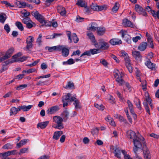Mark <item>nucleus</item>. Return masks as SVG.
<instances>
[{"label":"nucleus","mask_w":159,"mask_h":159,"mask_svg":"<svg viewBox=\"0 0 159 159\" xmlns=\"http://www.w3.org/2000/svg\"><path fill=\"white\" fill-rule=\"evenodd\" d=\"M134 147L133 148V151L136 153L139 148H142L144 157L145 159H151L150 151L145 143L144 139L143 137L140 136L133 140Z\"/></svg>","instance_id":"obj_1"},{"label":"nucleus","mask_w":159,"mask_h":159,"mask_svg":"<svg viewBox=\"0 0 159 159\" xmlns=\"http://www.w3.org/2000/svg\"><path fill=\"white\" fill-rule=\"evenodd\" d=\"M63 119L62 118L59 116H55L53 118L52 127L59 129L64 128V125L62 123Z\"/></svg>","instance_id":"obj_2"},{"label":"nucleus","mask_w":159,"mask_h":159,"mask_svg":"<svg viewBox=\"0 0 159 159\" xmlns=\"http://www.w3.org/2000/svg\"><path fill=\"white\" fill-rule=\"evenodd\" d=\"M123 75V73L122 72L120 73L118 70H116L114 74L116 80L119 84V85L120 86L123 85L125 83L122 78Z\"/></svg>","instance_id":"obj_3"},{"label":"nucleus","mask_w":159,"mask_h":159,"mask_svg":"<svg viewBox=\"0 0 159 159\" xmlns=\"http://www.w3.org/2000/svg\"><path fill=\"white\" fill-rule=\"evenodd\" d=\"M127 31L122 30L120 31L122 37L124 39V40L128 44H130L131 42V38L127 34Z\"/></svg>","instance_id":"obj_4"},{"label":"nucleus","mask_w":159,"mask_h":159,"mask_svg":"<svg viewBox=\"0 0 159 159\" xmlns=\"http://www.w3.org/2000/svg\"><path fill=\"white\" fill-rule=\"evenodd\" d=\"M67 35L68 38L69 40H70V43L72 42V39L74 42L75 43H77L78 42L79 39L75 33H73L71 35L70 32L68 31L67 33Z\"/></svg>","instance_id":"obj_5"},{"label":"nucleus","mask_w":159,"mask_h":159,"mask_svg":"<svg viewBox=\"0 0 159 159\" xmlns=\"http://www.w3.org/2000/svg\"><path fill=\"white\" fill-rule=\"evenodd\" d=\"M91 8L93 11H99L106 9L107 7L105 5L98 6L97 4L92 3L91 6Z\"/></svg>","instance_id":"obj_6"},{"label":"nucleus","mask_w":159,"mask_h":159,"mask_svg":"<svg viewBox=\"0 0 159 159\" xmlns=\"http://www.w3.org/2000/svg\"><path fill=\"white\" fill-rule=\"evenodd\" d=\"M64 100H67L69 102L74 101L76 99V96L75 94L72 96L70 93H68L66 95L63 96Z\"/></svg>","instance_id":"obj_7"},{"label":"nucleus","mask_w":159,"mask_h":159,"mask_svg":"<svg viewBox=\"0 0 159 159\" xmlns=\"http://www.w3.org/2000/svg\"><path fill=\"white\" fill-rule=\"evenodd\" d=\"M148 97H146L144 99V102H143V105L146 110V111L149 114H150L149 107L148 106V103H149L152 102V100L148 94Z\"/></svg>","instance_id":"obj_8"},{"label":"nucleus","mask_w":159,"mask_h":159,"mask_svg":"<svg viewBox=\"0 0 159 159\" xmlns=\"http://www.w3.org/2000/svg\"><path fill=\"white\" fill-rule=\"evenodd\" d=\"M135 11L139 14L143 15L144 16H146L147 15V13L144 10L141 6L138 4H136L135 6Z\"/></svg>","instance_id":"obj_9"},{"label":"nucleus","mask_w":159,"mask_h":159,"mask_svg":"<svg viewBox=\"0 0 159 159\" xmlns=\"http://www.w3.org/2000/svg\"><path fill=\"white\" fill-rule=\"evenodd\" d=\"M31 14L40 23L42 21L44 18L43 16L39 14L37 11H32L31 13Z\"/></svg>","instance_id":"obj_10"},{"label":"nucleus","mask_w":159,"mask_h":159,"mask_svg":"<svg viewBox=\"0 0 159 159\" xmlns=\"http://www.w3.org/2000/svg\"><path fill=\"white\" fill-rule=\"evenodd\" d=\"M34 40V38L33 36H30L26 39L27 45L26 48L28 50L32 48L33 46L32 42Z\"/></svg>","instance_id":"obj_11"},{"label":"nucleus","mask_w":159,"mask_h":159,"mask_svg":"<svg viewBox=\"0 0 159 159\" xmlns=\"http://www.w3.org/2000/svg\"><path fill=\"white\" fill-rule=\"evenodd\" d=\"M126 134L128 138L130 139H132L133 140L137 138L138 137H139L136 135L134 131L131 130L128 131Z\"/></svg>","instance_id":"obj_12"},{"label":"nucleus","mask_w":159,"mask_h":159,"mask_svg":"<svg viewBox=\"0 0 159 159\" xmlns=\"http://www.w3.org/2000/svg\"><path fill=\"white\" fill-rule=\"evenodd\" d=\"M59 109L58 106H53L49 109L47 111V113L48 114H52L56 112Z\"/></svg>","instance_id":"obj_13"},{"label":"nucleus","mask_w":159,"mask_h":159,"mask_svg":"<svg viewBox=\"0 0 159 159\" xmlns=\"http://www.w3.org/2000/svg\"><path fill=\"white\" fill-rule=\"evenodd\" d=\"M76 5L79 7H84L86 8L87 11L88 10V9L87 7V3L84 0H78L76 3Z\"/></svg>","instance_id":"obj_14"},{"label":"nucleus","mask_w":159,"mask_h":159,"mask_svg":"<svg viewBox=\"0 0 159 159\" xmlns=\"http://www.w3.org/2000/svg\"><path fill=\"white\" fill-rule=\"evenodd\" d=\"M148 43H147L142 42L139 45L138 49L141 51H143L146 49Z\"/></svg>","instance_id":"obj_15"},{"label":"nucleus","mask_w":159,"mask_h":159,"mask_svg":"<svg viewBox=\"0 0 159 159\" xmlns=\"http://www.w3.org/2000/svg\"><path fill=\"white\" fill-rule=\"evenodd\" d=\"M123 24L125 26L129 27L131 28L134 27L133 23L127 19H124L123 20Z\"/></svg>","instance_id":"obj_16"},{"label":"nucleus","mask_w":159,"mask_h":159,"mask_svg":"<svg viewBox=\"0 0 159 159\" xmlns=\"http://www.w3.org/2000/svg\"><path fill=\"white\" fill-rule=\"evenodd\" d=\"M110 43L113 45H116L121 44L122 42L121 40L117 39H111L110 41Z\"/></svg>","instance_id":"obj_17"},{"label":"nucleus","mask_w":159,"mask_h":159,"mask_svg":"<svg viewBox=\"0 0 159 159\" xmlns=\"http://www.w3.org/2000/svg\"><path fill=\"white\" fill-rule=\"evenodd\" d=\"M133 56L136 60H141L142 56L140 54V52L138 51H134L132 52Z\"/></svg>","instance_id":"obj_18"},{"label":"nucleus","mask_w":159,"mask_h":159,"mask_svg":"<svg viewBox=\"0 0 159 159\" xmlns=\"http://www.w3.org/2000/svg\"><path fill=\"white\" fill-rule=\"evenodd\" d=\"M57 10L61 16L65 15L66 11L65 7L62 6H58L57 8Z\"/></svg>","instance_id":"obj_19"},{"label":"nucleus","mask_w":159,"mask_h":159,"mask_svg":"<svg viewBox=\"0 0 159 159\" xmlns=\"http://www.w3.org/2000/svg\"><path fill=\"white\" fill-rule=\"evenodd\" d=\"M49 123V121H48L39 123L37 125V127L40 128L41 129H44L46 127Z\"/></svg>","instance_id":"obj_20"},{"label":"nucleus","mask_w":159,"mask_h":159,"mask_svg":"<svg viewBox=\"0 0 159 159\" xmlns=\"http://www.w3.org/2000/svg\"><path fill=\"white\" fill-rule=\"evenodd\" d=\"M61 116L63 118V120L66 121L68 118L69 113L67 110H65L61 113Z\"/></svg>","instance_id":"obj_21"},{"label":"nucleus","mask_w":159,"mask_h":159,"mask_svg":"<svg viewBox=\"0 0 159 159\" xmlns=\"http://www.w3.org/2000/svg\"><path fill=\"white\" fill-rule=\"evenodd\" d=\"M32 107L33 105H29L28 106H26L25 105L21 106L19 107V111H20L22 110L24 111H26L30 110Z\"/></svg>","instance_id":"obj_22"},{"label":"nucleus","mask_w":159,"mask_h":159,"mask_svg":"<svg viewBox=\"0 0 159 159\" xmlns=\"http://www.w3.org/2000/svg\"><path fill=\"white\" fill-rule=\"evenodd\" d=\"M145 64L149 69L152 70L155 69V64L152 63L149 59L145 63Z\"/></svg>","instance_id":"obj_23"},{"label":"nucleus","mask_w":159,"mask_h":159,"mask_svg":"<svg viewBox=\"0 0 159 159\" xmlns=\"http://www.w3.org/2000/svg\"><path fill=\"white\" fill-rule=\"evenodd\" d=\"M69 49L64 46L61 51L62 56L65 57H67L69 55Z\"/></svg>","instance_id":"obj_24"},{"label":"nucleus","mask_w":159,"mask_h":159,"mask_svg":"<svg viewBox=\"0 0 159 159\" xmlns=\"http://www.w3.org/2000/svg\"><path fill=\"white\" fill-rule=\"evenodd\" d=\"M87 35L91 40L92 43H94L95 47H97L96 45H97V43L95 40V37L93 34L92 33H89L87 34Z\"/></svg>","instance_id":"obj_25"},{"label":"nucleus","mask_w":159,"mask_h":159,"mask_svg":"<svg viewBox=\"0 0 159 159\" xmlns=\"http://www.w3.org/2000/svg\"><path fill=\"white\" fill-rule=\"evenodd\" d=\"M101 45L100 48L103 50H106L109 47L108 43L104 41L99 42Z\"/></svg>","instance_id":"obj_26"},{"label":"nucleus","mask_w":159,"mask_h":159,"mask_svg":"<svg viewBox=\"0 0 159 159\" xmlns=\"http://www.w3.org/2000/svg\"><path fill=\"white\" fill-rule=\"evenodd\" d=\"M40 23L42 25L40 26V27L44 26H45L46 27H50L51 26L52 24L51 22L46 20L45 18H44Z\"/></svg>","instance_id":"obj_27"},{"label":"nucleus","mask_w":159,"mask_h":159,"mask_svg":"<svg viewBox=\"0 0 159 159\" xmlns=\"http://www.w3.org/2000/svg\"><path fill=\"white\" fill-rule=\"evenodd\" d=\"M73 104L75 106V109L76 110L80 109L81 108V103L78 99H76L74 101Z\"/></svg>","instance_id":"obj_28"},{"label":"nucleus","mask_w":159,"mask_h":159,"mask_svg":"<svg viewBox=\"0 0 159 159\" xmlns=\"http://www.w3.org/2000/svg\"><path fill=\"white\" fill-rule=\"evenodd\" d=\"M114 153L115 154V156L118 158L120 159L121 158V151L119 148H114Z\"/></svg>","instance_id":"obj_29"},{"label":"nucleus","mask_w":159,"mask_h":159,"mask_svg":"<svg viewBox=\"0 0 159 159\" xmlns=\"http://www.w3.org/2000/svg\"><path fill=\"white\" fill-rule=\"evenodd\" d=\"M63 134V132L61 131H59L55 132L53 134V139H54L57 140L59 139V137Z\"/></svg>","instance_id":"obj_30"},{"label":"nucleus","mask_w":159,"mask_h":159,"mask_svg":"<svg viewBox=\"0 0 159 159\" xmlns=\"http://www.w3.org/2000/svg\"><path fill=\"white\" fill-rule=\"evenodd\" d=\"M19 107L17 108L15 107H12L10 109V116H11L13 115L16 114L18 111H19Z\"/></svg>","instance_id":"obj_31"},{"label":"nucleus","mask_w":159,"mask_h":159,"mask_svg":"<svg viewBox=\"0 0 159 159\" xmlns=\"http://www.w3.org/2000/svg\"><path fill=\"white\" fill-rule=\"evenodd\" d=\"M105 32V29L104 27H99L97 28V33L98 35H102Z\"/></svg>","instance_id":"obj_32"},{"label":"nucleus","mask_w":159,"mask_h":159,"mask_svg":"<svg viewBox=\"0 0 159 159\" xmlns=\"http://www.w3.org/2000/svg\"><path fill=\"white\" fill-rule=\"evenodd\" d=\"M14 52V48H11L9 49L6 52L5 55L7 56L8 58L11 57Z\"/></svg>","instance_id":"obj_33"},{"label":"nucleus","mask_w":159,"mask_h":159,"mask_svg":"<svg viewBox=\"0 0 159 159\" xmlns=\"http://www.w3.org/2000/svg\"><path fill=\"white\" fill-rule=\"evenodd\" d=\"M13 148V144L10 143H7L2 147V148L4 149H11Z\"/></svg>","instance_id":"obj_34"},{"label":"nucleus","mask_w":159,"mask_h":159,"mask_svg":"<svg viewBox=\"0 0 159 159\" xmlns=\"http://www.w3.org/2000/svg\"><path fill=\"white\" fill-rule=\"evenodd\" d=\"M90 55H94V54L99 53L101 52V50L100 49H90L89 50Z\"/></svg>","instance_id":"obj_35"},{"label":"nucleus","mask_w":159,"mask_h":159,"mask_svg":"<svg viewBox=\"0 0 159 159\" xmlns=\"http://www.w3.org/2000/svg\"><path fill=\"white\" fill-rule=\"evenodd\" d=\"M66 89H75L74 84L73 83L70 81L67 83V85L64 87Z\"/></svg>","instance_id":"obj_36"},{"label":"nucleus","mask_w":159,"mask_h":159,"mask_svg":"<svg viewBox=\"0 0 159 159\" xmlns=\"http://www.w3.org/2000/svg\"><path fill=\"white\" fill-rule=\"evenodd\" d=\"M15 25L20 31H22L24 30V27L23 25L20 22L18 21L16 22L15 23Z\"/></svg>","instance_id":"obj_37"},{"label":"nucleus","mask_w":159,"mask_h":159,"mask_svg":"<svg viewBox=\"0 0 159 159\" xmlns=\"http://www.w3.org/2000/svg\"><path fill=\"white\" fill-rule=\"evenodd\" d=\"M120 6L118 3H115L114 6L112 9V11L113 12H116L118 10Z\"/></svg>","instance_id":"obj_38"},{"label":"nucleus","mask_w":159,"mask_h":159,"mask_svg":"<svg viewBox=\"0 0 159 159\" xmlns=\"http://www.w3.org/2000/svg\"><path fill=\"white\" fill-rule=\"evenodd\" d=\"M121 152L124 155L125 159H133L129 154L127 153L126 152L125 150H122L121 151Z\"/></svg>","instance_id":"obj_39"},{"label":"nucleus","mask_w":159,"mask_h":159,"mask_svg":"<svg viewBox=\"0 0 159 159\" xmlns=\"http://www.w3.org/2000/svg\"><path fill=\"white\" fill-rule=\"evenodd\" d=\"M28 57L26 56H23L22 57L18 58L14 60V62L20 61L23 62L25 61L27 58Z\"/></svg>","instance_id":"obj_40"},{"label":"nucleus","mask_w":159,"mask_h":159,"mask_svg":"<svg viewBox=\"0 0 159 159\" xmlns=\"http://www.w3.org/2000/svg\"><path fill=\"white\" fill-rule=\"evenodd\" d=\"M127 103L128 104V106L130 111L133 112V110H134L133 105L132 102L129 100H127Z\"/></svg>","instance_id":"obj_41"},{"label":"nucleus","mask_w":159,"mask_h":159,"mask_svg":"<svg viewBox=\"0 0 159 159\" xmlns=\"http://www.w3.org/2000/svg\"><path fill=\"white\" fill-rule=\"evenodd\" d=\"M94 106L96 108L102 111L103 110L104 108V107L102 104L99 105L95 103Z\"/></svg>","instance_id":"obj_42"},{"label":"nucleus","mask_w":159,"mask_h":159,"mask_svg":"<svg viewBox=\"0 0 159 159\" xmlns=\"http://www.w3.org/2000/svg\"><path fill=\"white\" fill-rule=\"evenodd\" d=\"M151 13L153 17H157L159 19V10L157 12H156L155 11L152 10L151 11Z\"/></svg>","instance_id":"obj_43"},{"label":"nucleus","mask_w":159,"mask_h":159,"mask_svg":"<svg viewBox=\"0 0 159 159\" xmlns=\"http://www.w3.org/2000/svg\"><path fill=\"white\" fill-rule=\"evenodd\" d=\"M97 28V24L95 22H93L91 23V26L89 28V29L91 30H95Z\"/></svg>","instance_id":"obj_44"},{"label":"nucleus","mask_w":159,"mask_h":159,"mask_svg":"<svg viewBox=\"0 0 159 159\" xmlns=\"http://www.w3.org/2000/svg\"><path fill=\"white\" fill-rule=\"evenodd\" d=\"M31 22V20L30 18L28 17L25 18L22 20V22L26 25H27L29 22Z\"/></svg>","instance_id":"obj_45"},{"label":"nucleus","mask_w":159,"mask_h":159,"mask_svg":"<svg viewBox=\"0 0 159 159\" xmlns=\"http://www.w3.org/2000/svg\"><path fill=\"white\" fill-rule=\"evenodd\" d=\"M27 85L26 84L20 85L19 86H17L16 88V89L18 90H20L27 87Z\"/></svg>","instance_id":"obj_46"},{"label":"nucleus","mask_w":159,"mask_h":159,"mask_svg":"<svg viewBox=\"0 0 159 159\" xmlns=\"http://www.w3.org/2000/svg\"><path fill=\"white\" fill-rule=\"evenodd\" d=\"M42 37V35L41 34H40L39 35V37L38 38L37 40L36 43L38 44V45H40L41 44L42 42L41 38Z\"/></svg>","instance_id":"obj_47"},{"label":"nucleus","mask_w":159,"mask_h":159,"mask_svg":"<svg viewBox=\"0 0 159 159\" xmlns=\"http://www.w3.org/2000/svg\"><path fill=\"white\" fill-rule=\"evenodd\" d=\"M116 94L117 96L120 98V101L123 102L124 100V98L122 96L120 93L118 91H117L116 92Z\"/></svg>","instance_id":"obj_48"},{"label":"nucleus","mask_w":159,"mask_h":159,"mask_svg":"<svg viewBox=\"0 0 159 159\" xmlns=\"http://www.w3.org/2000/svg\"><path fill=\"white\" fill-rule=\"evenodd\" d=\"M147 42L148 43L149 47L153 48L154 47V45L153 43L152 39L147 40Z\"/></svg>","instance_id":"obj_49"},{"label":"nucleus","mask_w":159,"mask_h":159,"mask_svg":"<svg viewBox=\"0 0 159 159\" xmlns=\"http://www.w3.org/2000/svg\"><path fill=\"white\" fill-rule=\"evenodd\" d=\"M141 39V37L139 36H137L132 38V40L134 42L136 43L139 40Z\"/></svg>","instance_id":"obj_50"},{"label":"nucleus","mask_w":159,"mask_h":159,"mask_svg":"<svg viewBox=\"0 0 159 159\" xmlns=\"http://www.w3.org/2000/svg\"><path fill=\"white\" fill-rule=\"evenodd\" d=\"M9 156L8 152H5L4 153H0V157H3L4 158L8 157H7Z\"/></svg>","instance_id":"obj_51"},{"label":"nucleus","mask_w":159,"mask_h":159,"mask_svg":"<svg viewBox=\"0 0 159 159\" xmlns=\"http://www.w3.org/2000/svg\"><path fill=\"white\" fill-rule=\"evenodd\" d=\"M124 59L125 63V65H128V64L129 65L130 64V60L128 56H127V57H126Z\"/></svg>","instance_id":"obj_52"},{"label":"nucleus","mask_w":159,"mask_h":159,"mask_svg":"<svg viewBox=\"0 0 159 159\" xmlns=\"http://www.w3.org/2000/svg\"><path fill=\"white\" fill-rule=\"evenodd\" d=\"M85 55L88 56H91L89 50L87 51L84 52L81 55L80 57Z\"/></svg>","instance_id":"obj_53"},{"label":"nucleus","mask_w":159,"mask_h":159,"mask_svg":"<svg viewBox=\"0 0 159 159\" xmlns=\"http://www.w3.org/2000/svg\"><path fill=\"white\" fill-rule=\"evenodd\" d=\"M6 19V18L3 15H0V22L4 23Z\"/></svg>","instance_id":"obj_54"},{"label":"nucleus","mask_w":159,"mask_h":159,"mask_svg":"<svg viewBox=\"0 0 159 159\" xmlns=\"http://www.w3.org/2000/svg\"><path fill=\"white\" fill-rule=\"evenodd\" d=\"M64 45H57L56 46H55L56 47V50L57 51H60L62 50L63 48L64 47Z\"/></svg>","instance_id":"obj_55"},{"label":"nucleus","mask_w":159,"mask_h":159,"mask_svg":"<svg viewBox=\"0 0 159 159\" xmlns=\"http://www.w3.org/2000/svg\"><path fill=\"white\" fill-rule=\"evenodd\" d=\"M84 18L80 17L79 16H77L76 17V21L78 22H80L83 21Z\"/></svg>","instance_id":"obj_56"},{"label":"nucleus","mask_w":159,"mask_h":159,"mask_svg":"<svg viewBox=\"0 0 159 159\" xmlns=\"http://www.w3.org/2000/svg\"><path fill=\"white\" fill-rule=\"evenodd\" d=\"M40 61V60L38 59L36 61H34L32 63L27 65L28 66H29L30 67H32L36 65L39 61Z\"/></svg>","instance_id":"obj_57"},{"label":"nucleus","mask_w":159,"mask_h":159,"mask_svg":"<svg viewBox=\"0 0 159 159\" xmlns=\"http://www.w3.org/2000/svg\"><path fill=\"white\" fill-rule=\"evenodd\" d=\"M120 56L123 57L124 58L128 56V54L124 51H121L120 52Z\"/></svg>","instance_id":"obj_58"},{"label":"nucleus","mask_w":159,"mask_h":159,"mask_svg":"<svg viewBox=\"0 0 159 159\" xmlns=\"http://www.w3.org/2000/svg\"><path fill=\"white\" fill-rule=\"evenodd\" d=\"M125 85L129 92H130L132 91V88L129 83L126 82L125 83Z\"/></svg>","instance_id":"obj_59"},{"label":"nucleus","mask_w":159,"mask_h":159,"mask_svg":"<svg viewBox=\"0 0 159 159\" xmlns=\"http://www.w3.org/2000/svg\"><path fill=\"white\" fill-rule=\"evenodd\" d=\"M109 102L113 104V103H115V101L114 100V98H113V97H112L111 95H109Z\"/></svg>","instance_id":"obj_60"},{"label":"nucleus","mask_w":159,"mask_h":159,"mask_svg":"<svg viewBox=\"0 0 159 159\" xmlns=\"http://www.w3.org/2000/svg\"><path fill=\"white\" fill-rule=\"evenodd\" d=\"M4 29L8 33L10 31V28L8 24H6L4 26Z\"/></svg>","instance_id":"obj_61"},{"label":"nucleus","mask_w":159,"mask_h":159,"mask_svg":"<svg viewBox=\"0 0 159 159\" xmlns=\"http://www.w3.org/2000/svg\"><path fill=\"white\" fill-rule=\"evenodd\" d=\"M98 128H95L92 130L91 133L93 135L95 134H97L98 133Z\"/></svg>","instance_id":"obj_62"},{"label":"nucleus","mask_w":159,"mask_h":159,"mask_svg":"<svg viewBox=\"0 0 159 159\" xmlns=\"http://www.w3.org/2000/svg\"><path fill=\"white\" fill-rule=\"evenodd\" d=\"M80 53V52L79 50H77L76 51H74L72 55H71V56L72 57L74 55H79Z\"/></svg>","instance_id":"obj_63"},{"label":"nucleus","mask_w":159,"mask_h":159,"mask_svg":"<svg viewBox=\"0 0 159 159\" xmlns=\"http://www.w3.org/2000/svg\"><path fill=\"white\" fill-rule=\"evenodd\" d=\"M67 62L68 65H70L74 64L75 63V61L72 58H70L67 60Z\"/></svg>","instance_id":"obj_64"}]
</instances>
